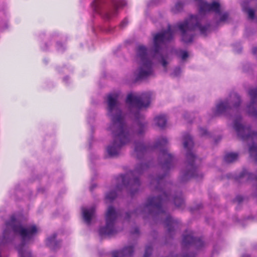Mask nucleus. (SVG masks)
<instances>
[{"instance_id":"obj_1","label":"nucleus","mask_w":257,"mask_h":257,"mask_svg":"<svg viewBox=\"0 0 257 257\" xmlns=\"http://www.w3.org/2000/svg\"><path fill=\"white\" fill-rule=\"evenodd\" d=\"M118 96V93H110L107 95L108 115L111 116V124L109 129L113 135V144L107 148L110 157L117 156L121 147L130 141V134L121 111L116 107Z\"/></svg>"},{"instance_id":"obj_2","label":"nucleus","mask_w":257,"mask_h":257,"mask_svg":"<svg viewBox=\"0 0 257 257\" xmlns=\"http://www.w3.org/2000/svg\"><path fill=\"white\" fill-rule=\"evenodd\" d=\"M241 120L240 116H237L234 122L233 127L237 134V136L242 141L250 140L253 142H257V133L251 132L249 126H245L241 124L240 122ZM250 156L255 158L257 162V144L253 142L252 145L249 148ZM244 178L246 180H255L257 181V177L254 176L252 174L248 173L246 170H243L239 176L235 179L237 181H240L242 179Z\"/></svg>"},{"instance_id":"obj_3","label":"nucleus","mask_w":257,"mask_h":257,"mask_svg":"<svg viewBox=\"0 0 257 257\" xmlns=\"http://www.w3.org/2000/svg\"><path fill=\"white\" fill-rule=\"evenodd\" d=\"M203 18L200 16H191L188 19L184 20L183 22L178 24V27L181 33L182 40L186 43H191L193 41V35L192 32L198 29L201 34L206 35L210 26L207 24L202 26L201 23Z\"/></svg>"},{"instance_id":"obj_4","label":"nucleus","mask_w":257,"mask_h":257,"mask_svg":"<svg viewBox=\"0 0 257 257\" xmlns=\"http://www.w3.org/2000/svg\"><path fill=\"white\" fill-rule=\"evenodd\" d=\"M184 148L187 151L186 154L187 160V170L182 172L181 180L184 182L188 180L190 178H198L199 176L202 178V175H199L198 174L197 167L195 165L194 162L197 157L191 152L194 143L192 138L189 134H186L184 136Z\"/></svg>"},{"instance_id":"obj_5","label":"nucleus","mask_w":257,"mask_h":257,"mask_svg":"<svg viewBox=\"0 0 257 257\" xmlns=\"http://www.w3.org/2000/svg\"><path fill=\"white\" fill-rule=\"evenodd\" d=\"M160 193L161 194L159 196L148 198L146 203V210H149L151 213L155 215H160L165 212L163 205L169 198V194L163 188L161 189Z\"/></svg>"},{"instance_id":"obj_6","label":"nucleus","mask_w":257,"mask_h":257,"mask_svg":"<svg viewBox=\"0 0 257 257\" xmlns=\"http://www.w3.org/2000/svg\"><path fill=\"white\" fill-rule=\"evenodd\" d=\"M117 180L121 181V184L116 186L115 190L109 192L105 196V199L110 202L116 197L117 191H120L124 187L127 188L130 184L131 188L133 187L137 190L140 185V181L138 178H134L133 180H131L129 178L128 174L121 175L117 178Z\"/></svg>"},{"instance_id":"obj_7","label":"nucleus","mask_w":257,"mask_h":257,"mask_svg":"<svg viewBox=\"0 0 257 257\" xmlns=\"http://www.w3.org/2000/svg\"><path fill=\"white\" fill-rule=\"evenodd\" d=\"M174 33L171 25L168 26L167 30L155 34L154 36L153 51L154 56L159 53L161 50L173 39Z\"/></svg>"},{"instance_id":"obj_8","label":"nucleus","mask_w":257,"mask_h":257,"mask_svg":"<svg viewBox=\"0 0 257 257\" xmlns=\"http://www.w3.org/2000/svg\"><path fill=\"white\" fill-rule=\"evenodd\" d=\"M199 12L200 15L213 12L216 14L220 15V18L216 21V25H219L221 23L225 22L229 17V14L227 12L221 14L220 5L219 3L213 2L209 4L206 2L200 1L198 4Z\"/></svg>"},{"instance_id":"obj_9","label":"nucleus","mask_w":257,"mask_h":257,"mask_svg":"<svg viewBox=\"0 0 257 257\" xmlns=\"http://www.w3.org/2000/svg\"><path fill=\"white\" fill-rule=\"evenodd\" d=\"M117 217V213L114 208L112 206H109L105 214V226L100 228L99 230L100 236L112 235L117 232L114 227Z\"/></svg>"},{"instance_id":"obj_10","label":"nucleus","mask_w":257,"mask_h":257,"mask_svg":"<svg viewBox=\"0 0 257 257\" xmlns=\"http://www.w3.org/2000/svg\"><path fill=\"white\" fill-rule=\"evenodd\" d=\"M229 100H226L218 103L214 111L215 115L225 113L232 108H237L241 103L239 96L236 93H232L229 96Z\"/></svg>"},{"instance_id":"obj_11","label":"nucleus","mask_w":257,"mask_h":257,"mask_svg":"<svg viewBox=\"0 0 257 257\" xmlns=\"http://www.w3.org/2000/svg\"><path fill=\"white\" fill-rule=\"evenodd\" d=\"M135 61L139 65V69L135 72L136 80L145 77V46L139 45L136 49Z\"/></svg>"},{"instance_id":"obj_12","label":"nucleus","mask_w":257,"mask_h":257,"mask_svg":"<svg viewBox=\"0 0 257 257\" xmlns=\"http://www.w3.org/2000/svg\"><path fill=\"white\" fill-rule=\"evenodd\" d=\"M194 233L191 230H186L183 234L182 245L187 247L189 245H194L197 249L204 246V243L201 238L194 237Z\"/></svg>"},{"instance_id":"obj_13","label":"nucleus","mask_w":257,"mask_h":257,"mask_svg":"<svg viewBox=\"0 0 257 257\" xmlns=\"http://www.w3.org/2000/svg\"><path fill=\"white\" fill-rule=\"evenodd\" d=\"M250 102L247 106V113L251 116L257 117V88L250 89L248 91Z\"/></svg>"},{"instance_id":"obj_14","label":"nucleus","mask_w":257,"mask_h":257,"mask_svg":"<svg viewBox=\"0 0 257 257\" xmlns=\"http://www.w3.org/2000/svg\"><path fill=\"white\" fill-rule=\"evenodd\" d=\"M161 153V157L164 160V162L162 164V168L164 171H168L173 167V156L165 150H162Z\"/></svg>"},{"instance_id":"obj_15","label":"nucleus","mask_w":257,"mask_h":257,"mask_svg":"<svg viewBox=\"0 0 257 257\" xmlns=\"http://www.w3.org/2000/svg\"><path fill=\"white\" fill-rule=\"evenodd\" d=\"M125 102L130 105L139 109L145 106V103L140 96L132 93L127 95Z\"/></svg>"},{"instance_id":"obj_16","label":"nucleus","mask_w":257,"mask_h":257,"mask_svg":"<svg viewBox=\"0 0 257 257\" xmlns=\"http://www.w3.org/2000/svg\"><path fill=\"white\" fill-rule=\"evenodd\" d=\"M134 252V246L129 245L124 247L122 250L113 251L112 257H131Z\"/></svg>"},{"instance_id":"obj_17","label":"nucleus","mask_w":257,"mask_h":257,"mask_svg":"<svg viewBox=\"0 0 257 257\" xmlns=\"http://www.w3.org/2000/svg\"><path fill=\"white\" fill-rule=\"evenodd\" d=\"M134 155L138 160L143 159L145 156V144L143 141L135 142Z\"/></svg>"},{"instance_id":"obj_18","label":"nucleus","mask_w":257,"mask_h":257,"mask_svg":"<svg viewBox=\"0 0 257 257\" xmlns=\"http://www.w3.org/2000/svg\"><path fill=\"white\" fill-rule=\"evenodd\" d=\"M56 236L57 234L54 233L46 240V245L52 250H55L60 246V242L56 240Z\"/></svg>"},{"instance_id":"obj_19","label":"nucleus","mask_w":257,"mask_h":257,"mask_svg":"<svg viewBox=\"0 0 257 257\" xmlns=\"http://www.w3.org/2000/svg\"><path fill=\"white\" fill-rule=\"evenodd\" d=\"M94 212L95 208L94 207H91L89 209L86 208L82 209L83 219L87 224H90Z\"/></svg>"},{"instance_id":"obj_20","label":"nucleus","mask_w":257,"mask_h":257,"mask_svg":"<svg viewBox=\"0 0 257 257\" xmlns=\"http://www.w3.org/2000/svg\"><path fill=\"white\" fill-rule=\"evenodd\" d=\"M144 207L141 206L136 209L134 211L126 212L125 218L129 220L131 216L137 217L139 215H142L143 217H144Z\"/></svg>"},{"instance_id":"obj_21","label":"nucleus","mask_w":257,"mask_h":257,"mask_svg":"<svg viewBox=\"0 0 257 257\" xmlns=\"http://www.w3.org/2000/svg\"><path fill=\"white\" fill-rule=\"evenodd\" d=\"M152 63L147 58V49L146 48V79L153 75Z\"/></svg>"},{"instance_id":"obj_22","label":"nucleus","mask_w":257,"mask_h":257,"mask_svg":"<svg viewBox=\"0 0 257 257\" xmlns=\"http://www.w3.org/2000/svg\"><path fill=\"white\" fill-rule=\"evenodd\" d=\"M155 121L159 127L163 128L166 126L167 118L165 115H160L155 117Z\"/></svg>"},{"instance_id":"obj_23","label":"nucleus","mask_w":257,"mask_h":257,"mask_svg":"<svg viewBox=\"0 0 257 257\" xmlns=\"http://www.w3.org/2000/svg\"><path fill=\"white\" fill-rule=\"evenodd\" d=\"M238 156V154L236 153H227L225 155L224 160L228 163H232L237 159Z\"/></svg>"},{"instance_id":"obj_24","label":"nucleus","mask_w":257,"mask_h":257,"mask_svg":"<svg viewBox=\"0 0 257 257\" xmlns=\"http://www.w3.org/2000/svg\"><path fill=\"white\" fill-rule=\"evenodd\" d=\"M176 223V221L173 219L170 215H168L165 221L166 227L168 229V232L171 233L173 230V225Z\"/></svg>"},{"instance_id":"obj_25","label":"nucleus","mask_w":257,"mask_h":257,"mask_svg":"<svg viewBox=\"0 0 257 257\" xmlns=\"http://www.w3.org/2000/svg\"><path fill=\"white\" fill-rule=\"evenodd\" d=\"M125 5V4L124 2H120L118 4L115 6L114 12L113 13L110 12L106 14V18L108 19H110L112 17H113V16L119 8L124 6Z\"/></svg>"},{"instance_id":"obj_26","label":"nucleus","mask_w":257,"mask_h":257,"mask_svg":"<svg viewBox=\"0 0 257 257\" xmlns=\"http://www.w3.org/2000/svg\"><path fill=\"white\" fill-rule=\"evenodd\" d=\"M144 168H145L144 164L143 163H141L136 167L135 170L133 171L132 174H133V175H135V174L141 175L143 173Z\"/></svg>"},{"instance_id":"obj_27","label":"nucleus","mask_w":257,"mask_h":257,"mask_svg":"<svg viewBox=\"0 0 257 257\" xmlns=\"http://www.w3.org/2000/svg\"><path fill=\"white\" fill-rule=\"evenodd\" d=\"M174 202L177 207H182L184 206V200L181 196H175L174 198Z\"/></svg>"},{"instance_id":"obj_28","label":"nucleus","mask_w":257,"mask_h":257,"mask_svg":"<svg viewBox=\"0 0 257 257\" xmlns=\"http://www.w3.org/2000/svg\"><path fill=\"white\" fill-rule=\"evenodd\" d=\"M152 99V93L150 92H146V109L150 106Z\"/></svg>"},{"instance_id":"obj_29","label":"nucleus","mask_w":257,"mask_h":257,"mask_svg":"<svg viewBox=\"0 0 257 257\" xmlns=\"http://www.w3.org/2000/svg\"><path fill=\"white\" fill-rule=\"evenodd\" d=\"M183 6L184 3L183 2L179 1L176 4L174 8L172 10L174 13L178 12L182 10Z\"/></svg>"},{"instance_id":"obj_30","label":"nucleus","mask_w":257,"mask_h":257,"mask_svg":"<svg viewBox=\"0 0 257 257\" xmlns=\"http://www.w3.org/2000/svg\"><path fill=\"white\" fill-rule=\"evenodd\" d=\"M167 143H168V141L166 138H161L158 140L155 147H158L159 146H164V145H166Z\"/></svg>"},{"instance_id":"obj_31","label":"nucleus","mask_w":257,"mask_h":257,"mask_svg":"<svg viewBox=\"0 0 257 257\" xmlns=\"http://www.w3.org/2000/svg\"><path fill=\"white\" fill-rule=\"evenodd\" d=\"M245 11L247 13L249 19L252 20L254 18V11L253 9H248Z\"/></svg>"},{"instance_id":"obj_32","label":"nucleus","mask_w":257,"mask_h":257,"mask_svg":"<svg viewBox=\"0 0 257 257\" xmlns=\"http://www.w3.org/2000/svg\"><path fill=\"white\" fill-rule=\"evenodd\" d=\"M139 130L137 131V134L139 136L141 135L144 132L145 126L142 123H138Z\"/></svg>"},{"instance_id":"obj_33","label":"nucleus","mask_w":257,"mask_h":257,"mask_svg":"<svg viewBox=\"0 0 257 257\" xmlns=\"http://www.w3.org/2000/svg\"><path fill=\"white\" fill-rule=\"evenodd\" d=\"M102 3V0H94L92 5L94 7L95 11H97V9L99 6Z\"/></svg>"},{"instance_id":"obj_34","label":"nucleus","mask_w":257,"mask_h":257,"mask_svg":"<svg viewBox=\"0 0 257 257\" xmlns=\"http://www.w3.org/2000/svg\"><path fill=\"white\" fill-rule=\"evenodd\" d=\"M128 21L127 18H124L119 24V27L121 29H123L128 24Z\"/></svg>"},{"instance_id":"obj_35","label":"nucleus","mask_w":257,"mask_h":257,"mask_svg":"<svg viewBox=\"0 0 257 257\" xmlns=\"http://www.w3.org/2000/svg\"><path fill=\"white\" fill-rule=\"evenodd\" d=\"M166 176V174L164 175H163V176H158V177L157 178V182L158 184V186L157 187V190H159V186H160V184L161 183H162V181H163V180L164 179V178L165 177V176Z\"/></svg>"},{"instance_id":"obj_36","label":"nucleus","mask_w":257,"mask_h":257,"mask_svg":"<svg viewBox=\"0 0 257 257\" xmlns=\"http://www.w3.org/2000/svg\"><path fill=\"white\" fill-rule=\"evenodd\" d=\"M199 134L201 136L203 137V136H207L208 135V133L206 130L203 128H199Z\"/></svg>"},{"instance_id":"obj_37","label":"nucleus","mask_w":257,"mask_h":257,"mask_svg":"<svg viewBox=\"0 0 257 257\" xmlns=\"http://www.w3.org/2000/svg\"><path fill=\"white\" fill-rule=\"evenodd\" d=\"M188 57V52L186 51L181 52V59L183 60H185Z\"/></svg>"},{"instance_id":"obj_38","label":"nucleus","mask_w":257,"mask_h":257,"mask_svg":"<svg viewBox=\"0 0 257 257\" xmlns=\"http://www.w3.org/2000/svg\"><path fill=\"white\" fill-rule=\"evenodd\" d=\"M243 197L241 196H237L235 198V201L240 203L243 201Z\"/></svg>"},{"instance_id":"obj_39","label":"nucleus","mask_w":257,"mask_h":257,"mask_svg":"<svg viewBox=\"0 0 257 257\" xmlns=\"http://www.w3.org/2000/svg\"><path fill=\"white\" fill-rule=\"evenodd\" d=\"M152 250V248L150 247H148L147 248L146 247V255H145L146 257L148 256V254L151 253Z\"/></svg>"},{"instance_id":"obj_40","label":"nucleus","mask_w":257,"mask_h":257,"mask_svg":"<svg viewBox=\"0 0 257 257\" xmlns=\"http://www.w3.org/2000/svg\"><path fill=\"white\" fill-rule=\"evenodd\" d=\"M19 253L20 255L21 256L20 257H25L24 256V255L23 254V252L21 250H19ZM26 257H32V256L30 253H27Z\"/></svg>"},{"instance_id":"obj_41","label":"nucleus","mask_w":257,"mask_h":257,"mask_svg":"<svg viewBox=\"0 0 257 257\" xmlns=\"http://www.w3.org/2000/svg\"><path fill=\"white\" fill-rule=\"evenodd\" d=\"M162 64L164 68H166L167 65V62L164 58L162 60Z\"/></svg>"},{"instance_id":"obj_42","label":"nucleus","mask_w":257,"mask_h":257,"mask_svg":"<svg viewBox=\"0 0 257 257\" xmlns=\"http://www.w3.org/2000/svg\"><path fill=\"white\" fill-rule=\"evenodd\" d=\"M133 234H139V229L138 227H136L134 229V231L132 232Z\"/></svg>"},{"instance_id":"obj_43","label":"nucleus","mask_w":257,"mask_h":257,"mask_svg":"<svg viewBox=\"0 0 257 257\" xmlns=\"http://www.w3.org/2000/svg\"><path fill=\"white\" fill-rule=\"evenodd\" d=\"M183 257H195V255L193 253H190V254H184Z\"/></svg>"},{"instance_id":"obj_44","label":"nucleus","mask_w":257,"mask_h":257,"mask_svg":"<svg viewBox=\"0 0 257 257\" xmlns=\"http://www.w3.org/2000/svg\"><path fill=\"white\" fill-rule=\"evenodd\" d=\"M253 54L255 55L257 57V47H255L252 50Z\"/></svg>"},{"instance_id":"obj_45","label":"nucleus","mask_w":257,"mask_h":257,"mask_svg":"<svg viewBox=\"0 0 257 257\" xmlns=\"http://www.w3.org/2000/svg\"><path fill=\"white\" fill-rule=\"evenodd\" d=\"M180 68H177L176 69V70H175V73H177V72H180Z\"/></svg>"},{"instance_id":"obj_46","label":"nucleus","mask_w":257,"mask_h":257,"mask_svg":"<svg viewBox=\"0 0 257 257\" xmlns=\"http://www.w3.org/2000/svg\"><path fill=\"white\" fill-rule=\"evenodd\" d=\"M134 192L133 191H132V192H131V194H132V195H134Z\"/></svg>"},{"instance_id":"obj_47","label":"nucleus","mask_w":257,"mask_h":257,"mask_svg":"<svg viewBox=\"0 0 257 257\" xmlns=\"http://www.w3.org/2000/svg\"><path fill=\"white\" fill-rule=\"evenodd\" d=\"M145 149H146V151H147V150L148 149V147H147V146H146V145Z\"/></svg>"},{"instance_id":"obj_48","label":"nucleus","mask_w":257,"mask_h":257,"mask_svg":"<svg viewBox=\"0 0 257 257\" xmlns=\"http://www.w3.org/2000/svg\"><path fill=\"white\" fill-rule=\"evenodd\" d=\"M162 184H163V185H164V183H163V182H162V183H161V184H160V185H161Z\"/></svg>"}]
</instances>
